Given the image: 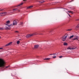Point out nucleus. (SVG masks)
<instances>
[{"label": "nucleus", "mask_w": 79, "mask_h": 79, "mask_svg": "<svg viewBox=\"0 0 79 79\" xmlns=\"http://www.w3.org/2000/svg\"><path fill=\"white\" fill-rule=\"evenodd\" d=\"M10 67V65L5 67V62L2 58H0V68H3L4 69H6Z\"/></svg>", "instance_id": "obj_1"}, {"label": "nucleus", "mask_w": 79, "mask_h": 79, "mask_svg": "<svg viewBox=\"0 0 79 79\" xmlns=\"http://www.w3.org/2000/svg\"><path fill=\"white\" fill-rule=\"evenodd\" d=\"M10 20H8L6 21L5 27V29L6 30H8V29L10 30V29H11V27L10 26H12V24L8 25V24H10Z\"/></svg>", "instance_id": "obj_2"}, {"label": "nucleus", "mask_w": 79, "mask_h": 79, "mask_svg": "<svg viewBox=\"0 0 79 79\" xmlns=\"http://www.w3.org/2000/svg\"><path fill=\"white\" fill-rule=\"evenodd\" d=\"M35 34L34 33H32L31 34H28L26 36V37L28 38V37H31V36H33L34 35H35Z\"/></svg>", "instance_id": "obj_3"}, {"label": "nucleus", "mask_w": 79, "mask_h": 79, "mask_svg": "<svg viewBox=\"0 0 79 79\" xmlns=\"http://www.w3.org/2000/svg\"><path fill=\"white\" fill-rule=\"evenodd\" d=\"M66 38H67V36H62L61 38V40L63 41H65L66 40Z\"/></svg>", "instance_id": "obj_4"}, {"label": "nucleus", "mask_w": 79, "mask_h": 79, "mask_svg": "<svg viewBox=\"0 0 79 79\" xmlns=\"http://www.w3.org/2000/svg\"><path fill=\"white\" fill-rule=\"evenodd\" d=\"M7 13L6 12H2L0 13V16H5V15H6V14Z\"/></svg>", "instance_id": "obj_5"}, {"label": "nucleus", "mask_w": 79, "mask_h": 79, "mask_svg": "<svg viewBox=\"0 0 79 79\" xmlns=\"http://www.w3.org/2000/svg\"><path fill=\"white\" fill-rule=\"evenodd\" d=\"M17 21L16 20H14L13 21V26H15V25H16V24H17Z\"/></svg>", "instance_id": "obj_6"}, {"label": "nucleus", "mask_w": 79, "mask_h": 79, "mask_svg": "<svg viewBox=\"0 0 79 79\" xmlns=\"http://www.w3.org/2000/svg\"><path fill=\"white\" fill-rule=\"evenodd\" d=\"M17 10H18V11H19H19H20V10L19 9V8H16L13 9V11H16Z\"/></svg>", "instance_id": "obj_7"}, {"label": "nucleus", "mask_w": 79, "mask_h": 79, "mask_svg": "<svg viewBox=\"0 0 79 79\" xmlns=\"http://www.w3.org/2000/svg\"><path fill=\"white\" fill-rule=\"evenodd\" d=\"M12 44V42H10L9 43L7 44L6 45H5V47H8V46H9V45H11Z\"/></svg>", "instance_id": "obj_8"}, {"label": "nucleus", "mask_w": 79, "mask_h": 79, "mask_svg": "<svg viewBox=\"0 0 79 79\" xmlns=\"http://www.w3.org/2000/svg\"><path fill=\"white\" fill-rule=\"evenodd\" d=\"M76 48V47L71 48L70 47H69L67 48V49H69V50H74Z\"/></svg>", "instance_id": "obj_9"}, {"label": "nucleus", "mask_w": 79, "mask_h": 79, "mask_svg": "<svg viewBox=\"0 0 79 79\" xmlns=\"http://www.w3.org/2000/svg\"><path fill=\"white\" fill-rule=\"evenodd\" d=\"M74 35H72L70 37L69 39H71V40H72L73 39V38H74Z\"/></svg>", "instance_id": "obj_10"}, {"label": "nucleus", "mask_w": 79, "mask_h": 79, "mask_svg": "<svg viewBox=\"0 0 79 79\" xmlns=\"http://www.w3.org/2000/svg\"><path fill=\"white\" fill-rule=\"evenodd\" d=\"M39 47V45H35L34 46V48H37Z\"/></svg>", "instance_id": "obj_11"}, {"label": "nucleus", "mask_w": 79, "mask_h": 79, "mask_svg": "<svg viewBox=\"0 0 79 79\" xmlns=\"http://www.w3.org/2000/svg\"><path fill=\"white\" fill-rule=\"evenodd\" d=\"M44 60H50V58H45L44 59Z\"/></svg>", "instance_id": "obj_12"}, {"label": "nucleus", "mask_w": 79, "mask_h": 79, "mask_svg": "<svg viewBox=\"0 0 79 79\" xmlns=\"http://www.w3.org/2000/svg\"><path fill=\"white\" fill-rule=\"evenodd\" d=\"M64 45H68V43H67L64 42Z\"/></svg>", "instance_id": "obj_13"}, {"label": "nucleus", "mask_w": 79, "mask_h": 79, "mask_svg": "<svg viewBox=\"0 0 79 79\" xmlns=\"http://www.w3.org/2000/svg\"><path fill=\"white\" fill-rule=\"evenodd\" d=\"M32 7H33V6H30L28 7L27 8L28 9L29 8H32Z\"/></svg>", "instance_id": "obj_14"}, {"label": "nucleus", "mask_w": 79, "mask_h": 79, "mask_svg": "<svg viewBox=\"0 0 79 79\" xmlns=\"http://www.w3.org/2000/svg\"><path fill=\"white\" fill-rule=\"evenodd\" d=\"M72 28H71V29L67 30V31H72Z\"/></svg>", "instance_id": "obj_15"}, {"label": "nucleus", "mask_w": 79, "mask_h": 79, "mask_svg": "<svg viewBox=\"0 0 79 79\" xmlns=\"http://www.w3.org/2000/svg\"><path fill=\"white\" fill-rule=\"evenodd\" d=\"M20 43V41H18L17 42V44H19Z\"/></svg>", "instance_id": "obj_16"}, {"label": "nucleus", "mask_w": 79, "mask_h": 79, "mask_svg": "<svg viewBox=\"0 0 79 79\" xmlns=\"http://www.w3.org/2000/svg\"><path fill=\"white\" fill-rule=\"evenodd\" d=\"M23 5V3H20L19 5H18V6H21V5Z\"/></svg>", "instance_id": "obj_17"}, {"label": "nucleus", "mask_w": 79, "mask_h": 79, "mask_svg": "<svg viewBox=\"0 0 79 79\" xmlns=\"http://www.w3.org/2000/svg\"><path fill=\"white\" fill-rule=\"evenodd\" d=\"M3 29H4V28H3L0 27V30H3Z\"/></svg>", "instance_id": "obj_18"}, {"label": "nucleus", "mask_w": 79, "mask_h": 79, "mask_svg": "<svg viewBox=\"0 0 79 79\" xmlns=\"http://www.w3.org/2000/svg\"><path fill=\"white\" fill-rule=\"evenodd\" d=\"M44 2H45V1H40V3H44Z\"/></svg>", "instance_id": "obj_19"}, {"label": "nucleus", "mask_w": 79, "mask_h": 79, "mask_svg": "<svg viewBox=\"0 0 79 79\" xmlns=\"http://www.w3.org/2000/svg\"><path fill=\"white\" fill-rule=\"evenodd\" d=\"M68 12H69V13H71V14H73V13L72 12L70 11H68Z\"/></svg>", "instance_id": "obj_20"}, {"label": "nucleus", "mask_w": 79, "mask_h": 79, "mask_svg": "<svg viewBox=\"0 0 79 79\" xmlns=\"http://www.w3.org/2000/svg\"><path fill=\"white\" fill-rule=\"evenodd\" d=\"M3 10H4L3 9H0V11H3Z\"/></svg>", "instance_id": "obj_21"}, {"label": "nucleus", "mask_w": 79, "mask_h": 79, "mask_svg": "<svg viewBox=\"0 0 79 79\" xmlns=\"http://www.w3.org/2000/svg\"><path fill=\"white\" fill-rule=\"evenodd\" d=\"M56 56H54V57H53L52 58H56Z\"/></svg>", "instance_id": "obj_22"}, {"label": "nucleus", "mask_w": 79, "mask_h": 79, "mask_svg": "<svg viewBox=\"0 0 79 79\" xmlns=\"http://www.w3.org/2000/svg\"><path fill=\"white\" fill-rule=\"evenodd\" d=\"M15 32H16V33H18L19 32V31H15Z\"/></svg>", "instance_id": "obj_23"}, {"label": "nucleus", "mask_w": 79, "mask_h": 79, "mask_svg": "<svg viewBox=\"0 0 79 79\" xmlns=\"http://www.w3.org/2000/svg\"><path fill=\"white\" fill-rule=\"evenodd\" d=\"M67 13H68V14L69 16L70 17H71V15H69V14H68V12H67Z\"/></svg>", "instance_id": "obj_24"}, {"label": "nucleus", "mask_w": 79, "mask_h": 79, "mask_svg": "<svg viewBox=\"0 0 79 79\" xmlns=\"http://www.w3.org/2000/svg\"><path fill=\"white\" fill-rule=\"evenodd\" d=\"M23 24V22H21L20 24L21 25L22 24Z\"/></svg>", "instance_id": "obj_25"}, {"label": "nucleus", "mask_w": 79, "mask_h": 79, "mask_svg": "<svg viewBox=\"0 0 79 79\" xmlns=\"http://www.w3.org/2000/svg\"><path fill=\"white\" fill-rule=\"evenodd\" d=\"M62 57H63V56H60L59 57V58H62Z\"/></svg>", "instance_id": "obj_26"}, {"label": "nucleus", "mask_w": 79, "mask_h": 79, "mask_svg": "<svg viewBox=\"0 0 79 79\" xmlns=\"http://www.w3.org/2000/svg\"><path fill=\"white\" fill-rule=\"evenodd\" d=\"M2 49H3V48H0V50H1Z\"/></svg>", "instance_id": "obj_27"}, {"label": "nucleus", "mask_w": 79, "mask_h": 79, "mask_svg": "<svg viewBox=\"0 0 79 79\" xmlns=\"http://www.w3.org/2000/svg\"><path fill=\"white\" fill-rule=\"evenodd\" d=\"M53 55H56V53L54 54H53Z\"/></svg>", "instance_id": "obj_28"}, {"label": "nucleus", "mask_w": 79, "mask_h": 79, "mask_svg": "<svg viewBox=\"0 0 79 79\" xmlns=\"http://www.w3.org/2000/svg\"><path fill=\"white\" fill-rule=\"evenodd\" d=\"M23 1H26V0H23Z\"/></svg>", "instance_id": "obj_29"}, {"label": "nucleus", "mask_w": 79, "mask_h": 79, "mask_svg": "<svg viewBox=\"0 0 79 79\" xmlns=\"http://www.w3.org/2000/svg\"><path fill=\"white\" fill-rule=\"evenodd\" d=\"M52 54H50V55H52Z\"/></svg>", "instance_id": "obj_30"}, {"label": "nucleus", "mask_w": 79, "mask_h": 79, "mask_svg": "<svg viewBox=\"0 0 79 79\" xmlns=\"http://www.w3.org/2000/svg\"><path fill=\"white\" fill-rule=\"evenodd\" d=\"M0 39H1V36H0Z\"/></svg>", "instance_id": "obj_31"}, {"label": "nucleus", "mask_w": 79, "mask_h": 79, "mask_svg": "<svg viewBox=\"0 0 79 79\" xmlns=\"http://www.w3.org/2000/svg\"><path fill=\"white\" fill-rule=\"evenodd\" d=\"M8 13H10V12H8Z\"/></svg>", "instance_id": "obj_32"}]
</instances>
